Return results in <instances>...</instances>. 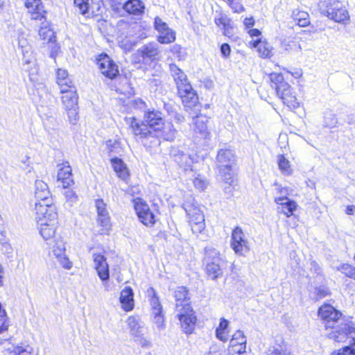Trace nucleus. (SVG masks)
Here are the masks:
<instances>
[{
	"label": "nucleus",
	"instance_id": "48",
	"mask_svg": "<svg viewBox=\"0 0 355 355\" xmlns=\"http://www.w3.org/2000/svg\"><path fill=\"white\" fill-rule=\"evenodd\" d=\"M275 89L276 90L277 94L280 98H282L283 96H285L291 92V86L285 81L282 82V83L279 85H276Z\"/></svg>",
	"mask_w": 355,
	"mask_h": 355
},
{
	"label": "nucleus",
	"instance_id": "62",
	"mask_svg": "<svg viewBox=\"0 0 355 355\" xmlns=\"http://www.w3.org/2000/svg\"><path fill=\"white\" fill-rule=\"evenodd\" d=\"M228 324H229V322L228 320L224 319V318H222L220 320V322L219 324V326L216 329V330H220V331H225L228 327Z\"/></svg>",
	"mask_w": 355,
	"mask_h": 355
},
{
	"label": "nucleus",
	"instance_id": "40",
	"mask_svg": "<svg viewBox=\"0 0 355 355\" xmlns=\"http://www.w3.org/2000/svg\"><path fill=\"white\" fill-rule=\"evenodd\" d=\"M157 40L161 44H170L175 40V33L171 28L159 33Z\"/></svg>",
	"mask_w": 355,
	"mask_h": 355
},
{
	"label": "nucleus",
	"instance_id": "42",
	"mask_svg": "<svg viewBox=\"0 0 355 355\" xmlns=\"http://www.w3.org/2000/svg\"><path fill=\"white\" fill-rule=\"evenodd\" d=\"M266 355H291L290 351L282 345L270 346Z\"/></svg>",
	"mask_w": 355,
	"mask_h": 355
},
{
	"label": "nucleus",
	"instance_id": "61",
	"mask_svg": "<svg viewBox=\"0 0 355 355\" xmlns=\"http://www.w3.org/2000/svg\"><path fill=\"white\" fill-rule=\"evenodd\" d=\"M216 337L223 342H225L228 340V336L225 331L216 330Z\"/></svg>",
	"mask_w": 355,
	"mask_h": 355
},
{
	"label": "nucleus",
	"instance_id": "50",
	"mask_svg": "<svg viewBox=\"0 0 355 355\" xmlns=\"http://www.w3.org/2000/svg\"><path fill=\"white\" fill-rule=\"evenodd\" d=\"M282 48L287 51H294L298 52L300 51L302 47L300 44H298L295 41H290L287 43L284 42L282 44Z\"/></svg>",
	"mask_w": 355,
	"mask_h": 355
},
{
	"label": "nucleus",
	"instance_id": "8",
	"mask_svg": "<svg viewBox=\"0 0 355 355\" xmlns=\"http://www.w3.org/2000/svg\"><path fill=\"white\" fill-rule=\"evenodd\" d=\"M175 311L182 331L187 334H192L195 329L196 317L191 305L186 304Z\"/></svg>",
	"mask_w": 355,
	"mask_h": 355
},
{
	"label": "nucleus",
	"instance_id": "64",
	"mask_svg": "<svg viewBox=\"0 0 355 355\" xmlns=\"http://www.w3.org/2000/svg\"><path fill=\"white\" fill-rule=\"evenodd\" d=\"M139 344L142 347L149 348L151 347V343L141 336L139 340Z\"/></svg>",
	"mask_w": 355,
	"mask_h": 355
},
{
	"label": "nucleus",
	"instance_id": "13",
	"mask_svg": "<svg viewBox=\"0 0 355 355\" xmlns=\"http://www.w3.org/2000/svg\"><path fill=\"white\" fill-rule=\"evenodd\" d=\"M231 246L234 251L240 255H244L250 250L248 241L239 227H236L232 232Z\"/></svg>",
	"mask_w": 355,
	"mask_h": 355
},
{
	"label": "nucleus",
	"instance_id": "53",
	"mask_svg": "<svg viewBox=\"0 0 355 355\" xmlns=\"http://www.w3.org/2000/svg\"><path fill=\"white\" fill-rule=\"evenodd\" d=\"M154 24L155 28L159 33L165 31H166V29L169 28L168 24L166 22L163 21V20L158 17L155 18Z\"/></svg>",
	"mask_w": 355,
	"mask_h": 355
},
{
	"label": "nucleus",
	"instance_id": "39",
	"mask_svg": "<svg viewBox=\"0 0 355 355\" xmlns=\"http://www.w3.org/2000/svg\"><path fill=\"white\" fill-rule=\"evenodd\" d=\"M175 158V161L181 166L184 168H187L191 166L192 163V160L190 157V155L184 153L182 151H178V153L173 154Z\"/></svg>",
	"mask_w": 355,
	"mask_h": 355
},
{
	"label": "nucleus",
	"instance_id": "59",
	"mask_svg": "<svg viewBox=\"0 0 355 355\" xmlns=\"http://www.w3.org/2000/svg\"><path fill=\"white\" fill-rule=\"evenodd\" d=\"M65 197L67 199V200L73 202L76 200L77 196L76 195L75 192L72 190H67L64 193Z\"/></svg>",
	"mask_w": 355,
	"mask_h": 355
},
{
	"label": "nucleus",
	"instance_id": "12",
	"mask_svg": "<svg viewBox=\"0 0 355 355\" xmlns=\"http://www.w3.org/2000/svg\"><path fill=\"white\" fill-rule=\"evenodd\" d=\"M135 209L139 220L146 226H153L155 223V216L148 205L141 199L135 200Z\"/></svg>",
	"mask_w": 355,
	"mask_h": 355
},
{
	"label": "nucleus",
	"instance_id": "2",
	"mask_svg": "<svg viewBox=\"0 0 355 355\" xmlns=\"http://www.w3.org/2000/svg\"><path fill=\"white\" fill-rule=\"evenodd\" d=\"M164 114L159 110H148L145 111L143 121L141 123L137 122L135 118L131 119L130 126L136 139L142 144V137H148L149 132H153L164 121Z\"/></svg>",
	"mask_w": 355,
	"mask_h": 355
},
{
	"label": "nucleus",
	"instance_id": "36",
	"mask_svg": "<svg viewBox=\"0 0 355 355\" xmlns=\"http://www.w3.org/2000/svg\"><path fill=\"white\" fill-rule=\"evenodd\" d=\"M297 204L293 200H286L285 203L277 207V211L279 213H282L287 217L291 216L293 214V212L297 209Z\"/></svg>",
	"mask_w": 355,
	"mask_h": 355
},
{
	"label": "nucleus",
	"instance_id": "52",
	"mask_svg": "<svg viewBox=\"0 0 355 355\" xmlns=\"http://www.w3.org/2000/svg\"><path fill=\"white\" fill-rule=\"evenodd\" d=\"M65 109L67 111V114L70 122L72 124H75L78 120V105H76L75 107H71Z\"/></svg>",
	"mask_w": 355,
	"mask_h": 355
},
{
	"label": "nucleus",
	"instance_id": "30",
	"mask_svg": "<svg viewBox=\"0 0 355 355\" xmlns=\"http://www.w3.org/2000/svg\"><path fill=\"white\" fill-rule=\"evenodd\" d=\"M128 324L130 334L135 337H141L144 335V324L135 317L130 316L128 319Z\"/></svg>",
	"mask_w": 355,
	"mask_h": 355
},
{
	"label": "nucleus",
	"instance_id": "10",
	"mask_svg": "<svg viewBox=\"0 0 355 355\" xmlns=\"http://www.w3.org/2000/svg\"><path fill=\"white\" fill-rule=\"evenodd\" d=\"M146 294L148 297H149L152 307L154 322L156 324L158 329H161L163 327L164 320L162 313V306L159 299L153 287H149L147 289Z\"/></svg>",
	"mask_w": 355,
	"mask_h": 355
},
{
	"label": "nucleus",
	"instance_id": "5",
	"mask_svg": "<svg viewBox=\"0 0 355 355\" xmlns=\"http://www.w3.org/2000/svg\"><path fill=\"white\" fill-rule=\"evenodd\" d=\"M331 329L333 330L328 335L329 338L336 342H355V328L351 321L343 319L336 325H332Z\"/></svg>",
	"mask_w": 355,
	"mask_h": 355
},
{
	"label": "nucleus",
	"instance_id": "25",
	"mask_svg": "<svg viewBox=\"0 0 355 355\" xmlns=\"http://www.w3.org/2000/svg\"><path fill=\"white\" fill-rule=\"evenodd\" d=\"M22 67L24 70L29 72L30 79H32L31 76L36 73L37 69L35 63V58L33 54L32 51H29V53H22Z\"/></svg>",
	"mask_w": 355,
	"mask_h": 355
},
{
	"label": "nucleus",
	"instance_id": "20",
	"mask_svg": "<svg viewBox=\"0 0 355 355\" xmlns=\"http://www.w3.org/2000/svg\"><path fill=\"white\" fill-rule=\"evenodd\" d=\"M57 167L58 168V180L62 183L64 188L69 187L73 183L71 166L68 162H64L58 164Z\"/></svg>",
	"mask_w": 355,
	"mask_h": 355
},
{
	"label": "nucleus",
	"instance_id": "49",
	"mask_svg": "<svg viewBox=\"0 0 355 355\" xmlns=\"http://www.w3.org/2000/svg\"><path fill=\"white\" fill-rule=\"evenodd\" d=\"M33 352V348L28 345L24 347L17 346L14 349V353L17 355H32Z\"/></svg>",
	"mask_w": 355,
	"mask_h": 355
},
{
	"label": "nucleus",
	"instance_id": "41",
	"mask_svg": "<svg viewBox=\"0 0 355 355\" xmlns=\"http://www.w3.org/2000/svg\"><path fill=\"white\" fill-rule=\"evenodd\" d=\"M277 162L279 168L283 174L289 175L292 173L290 162L283 155L277 156Z\"/></svg>",
	"mask_w": 355,
	"mask_h": 355
},
{
	"label": "nucleus",
	"instance_id": "46",
	"mask_svg": "<svg viewBox=\"0 0 355 355\" xmlns=\"http://www.w3.org/2000/svg\"><path fill=\"white\" fill-rule=\"evenodd\" d=\"M348 345L334 351L332 355H355V342L348 343Z\"/></svg>",
	"mask_w": 355,
	"mask_h": 355
},
{
	"label": "nucleus",
	"instance_id": "34",
	"mask_svg": "<svg viewBox=\"0 0 355 355\" xmlns=\"http://www.w3.org/2000/svg\"><path fill=\"white\" fill-rule=\"evenodd\" d=\"M40 38L44 42H49L54 37V33L50 28V25L46 20L42 22V25L39 29Z\"/></svg>",
	"mask_w": 355,
	"mask_h": 355
},
{
	"label": "nucleus",
	"instance_id": "56",
	"mask_svg": "<svg viewBox=\"0 0 355 355\" xmlns=\"http://www.w3.org/2000/svg\"><path fill=\"white\" fill-rule=\"evenodd\" d=\"M270 79L272 83V87H276V85H279L284 80V77L281 73H272L270 75Z\"/></svg>",
	"mask_w": 355,
	"mask_h": 355
},
{
	"label": "nucleus",
	"instance_id": "24",
	"mask_svg": "<svg viewBox=\"0 0 355 355\" xmlns=\"http://www.w3.org/2000/svg\"><path fill=\"white\" fill-rule=\"evenodd\" d=\"M134 293L130 286L125 287L121 292L120 302L123 310L130 311L134 308Z\"/></svg>",
	"mask_w": 355,
	"mask_h": 355
},
{
	"label": "nucleus",
	"instance_id": "32",
	"mask_svg": "<svg viewBox=\"0 0 355 355\" xmlns=\"http://www.w3.org/2000/svg\"><path fill=\"white\" fill-rule=\"evenodd\" d=\"M57 83L60 87V92H66V88H72L73 83L64 69H59L57 71Z\"/></svg>",
	"mask_w": 355,
	"mask_h": 355
},
{
	"label": "nucleus",
	"instance_id": "18",
	"mask_svg": "<svg viewBox=\"0 0 355 355\" xmlns=\"http://www.w3.org/2000/svg\"><path fill=\"white\" fill-rule=\"evenodd\" d=\"M236 155L231 149H220L216 156L218 168L236 166Z\"/></svg>",
	"mask_w": 355,
	"mask_h": 355
},
{
	"label": "nucleus",
	"instance_id": "63",
	"mask_svg": "<svg viewBox=\"0 0 355 355\" xmlns=\"http://www.w3.org/2000/svg\"><path fill=\"white\" fill-rule=\"evenodd\" d=\"M243 24L246 28H250L254 26V20L252 17H246L243 21Z\"/></svg>",
	"mask_w": 355,
	"mask_h": 355
},
{
	"label": "nucleus",
	"instance_id": "33",
	"mask_svg": "<svg viewBox=\"0 0 355 355\" xmlns=\"http://www.w3.org/2000/svg\"><path fill=\"white\" fill-rule=\"evenodd\" d=\"M40 225V232L41 236L45 240L51 239L55 234L56 222H44L37 223Z\"/></svg>",
	"mask_w": 355,
	"mask_h": 355
},
{
	"label": "nucleus",
	"instance_id": "26",
	"mask_svg": "<svg viewBox=\"0 0 355 355\" xmlns=\"http://www.w3.org/2000/svg\"><path fill=\"white\" fill-rule=\"evenodd\" d=\"M207 119L205 116H197L194 119L193 131L198 137L206 139L209 133L207 130Z\"/></svg>",
	"mask_w": 355,
	"mask_h": 355
},
{
	"label": "nucleus",
	"instance_id": "51",
	"mask_svg": "<svg viewBox=\"0 0 355 355\" xmlns=\"http://www.w3.org/2000/svg\"><path fill=\"white\" fill-rule=\"evenodd\" d=\"M8 323L6 311H0V334L8 330Z\"/></svg>",
	"mask_w": 355,
	"mask_h": 355
},
{
	"label": "nucleus",
	"instance_id": "11",
	"mask_svg": "<svg viewBox=\"0 0 355 355\" xmlns=\"http://www.w3.org/2000/svg\"><path fill=\"white\" fill-rule=\"evenodd\" d=\"M318 315L326 322V328H331L344 318L342 313L330 304H324L318 310Z\"/></svg>",
	"mask_w": 355,
	"mask_h": 355
},
{
	"label": "nucleus",
	"instance_id": "44",
	"mask_svg": "<svg viewBox=\"0 0 355 355\" xmlns=\"http://www.w3.org/2000/svg\"><path fill=\"white\" fill-rule=\"evenodd\" d=\"M281 98L283 100L284 103L290 108L295 109L299 107V102L297 101L295 96L293 95L291 92L283 96Z\"/></svg>",
	"mask_w": 355,
	"mask_h": 355
},
{
	"label": "nucleus",
	"instance_id": "58",
	"mask_svg": "<svg viewBox=\"0 0 355 355\" xmlns=\"http://www.w3.org/2000/svg\"><path fill=\"white\" fill-rule=\"evenodd\" d=\"M225 183L227 184L228 185H227L224 188V192L225 193V194H227V198H231L233 196V192L234 190V187L233 185L234 182H225Z\"/></svg>",
	"mask_w": 355,
	"mask_h": 355
},
{
	"label": "nucleus",
	"instance_id": "47",
	"mask_svg": "<svg viewBox=\"0 0 355 355\" xmlns=\"http://www.w3.org/2000/svg\"><path fill=\"white\" fill-rule=\"evenodd\" d=\"M337 270L345 274L347 277L355 279V267L348 264L343 263L337 268Z\"/></svg>",
	"mask_w": 355,
	"mask_h": 355
},
{
	"label": "nucleus",
	"instance_id": "37",
	"mask_svg": "<svg viewBox=\"0 0 355 355\" xmlns=\"http://www.w3.org/2000/svg\"><path fill=\"white\" fill-rule=\"evenodd\" d=\"M254 46L257 48L259 55L262 58H269L272 55L270 44L260 40L254 42Z\"/></svg>",
	"mask_w": 355,
	"mask_h": 355
},
{
	"label": "nucleus",
	"instance_id": "55",
	"mask_svg": "<svg viewBox=\"0 0 355 355\" xmlns=\"http://www.w3.org/2000/svg\"><path fill=\"white\" fill-rule=\"evenodd\" d=\"M18 45H19V47L21 50V53H23V52L29 53V51L31 50V47L29 45L27 40L22 36L19 37Z\"/></svg>",
	"mask_w": 355,
	"mask_h": 355
},
{
	"label": "nucleus",
	"instance_id": "54",
	"mask_svg": "<svg viewBox=\"0 0 355 355\" xmlns=\"http://www.w3.org/2000/svg\"><path fill=\"white\" fill-rule=\"evenodd\" d=\"M194 187L200 191H203L207 186V182L205 179L200 177H196L193 180Z\"/></svg>",
	"mask_w": 355,
	"mask_h": 355
},
{
	"label": "nucleus",
	"instance_id": "60",
	"mask_svg": "<svg viewBox=\"0 0 355 355\" xmlns=\"http://www.w3.org/2000/svg\"><path fill=\"white\" fill-rule=\"evenodd\" d=\"M220 51L224 57H228L231 52L230 45L226 43L223 44L220 46Z\"/></svg>",
	"mask_w": 355,
	"mask_h": 355
},
{
	"label": "nucleus",
	"instance_id": "23",
	"mask_svg": "<svg viewBox=\"0 0 355 355\" xmlns=\"http://www.w3.org/2000/svg\"><path fill=\"white\" fill-rule=\"evenodd\" d=\"M35 186V196L38 202H46L48 200H52L51 192L46 182L41 180H37Z\"/></svg>",
	"mask_w": 355,
	"mask_h": 355
},
{
	"label": "nucleus",
	"instance_id": "9",
	"mask_svg": "<svg viewBox=\"0 0 355 355\" xmlns=\"http://www.w3.org/2000/svg\"><path fill=\"white\" fill-rule=\"evenodd\" d=\"M35 219L37 223L44 222H56L58 214L55 206L52 203V200H48L46 202H35Z\"/></svg>",
	"mask_w": 355,
	"mask_h": 355
},
{
	"label": "nucleus",
	"instance_id": "21",
	"mask_svg": "<svg viewBox=\"0 0 355 355\" xmlns=\"http://www.w3.org/2000/svg\"><path fill=\"white\" fill-rule=\"evenodd\" d=\"M246 338L242 331H236L232 336L230 342V346L234 353L242 354L245 352L246 347Z\"/></svg>",
	"mask_w": 355,
	"mask_h": 355
},
{
	"label": "nucleus",
	"instance_id": "43",
	"mask_svg": "<svg viewBox=\"0 0 355 355\" xmlns=\"http://www.w3.org/2000/svg\"><path fill=\"white\" fill-rule=\"evenodd\" d=\"M75 6L78 8L80 13L85 15L89 12L92 0H73Z\"/></svg>",
	"mask_w": 355,
	"mask_h": 355
},
{
	"label": "nucleus",
	"instance_id": "19",
	"mask_svg": "<svg viewBox=\"0 0 355 355\" xmlns=\"http://www.w3.org/2000/svg\"><path fill=\"white\" fill-rule=\"evenodd\" d=\"M25 6L32 19L42 20L45 18L46 11L41 0H26Z\"/></svg>",
	"mask_w": 355,
	"mask_h": 355
},
{
	"label": "nucleus",
	"instance_id": "35",
	"mask_svg": "<svg viewBox=\"0 0 355 355\" xmlns=\"http://www.w3.org/2000/svg\"><path fill=\"white\" fill-rule=\"evenodd\" d=\"M292 17L301 27H305L309 24V15L306 12L300 10L293 11Z\"/></svg>",
	"mask_w": 355,
	"mask_h": 355
},
{
	"label": "nucleus",
	"instance_id": "38",
	"mask_svg": "<svg viewBox=\"0 0 355 355\" xmlns=\"http://www.w3.org/2000/svg\"><path fill=\"white\" fill-rule=\"evenodd\" d=\"M220 168L218 169L219 175L225 182H234V176L236 171V166L230 167Z\"/></svg>",
	"mask_w": 355,
	"mask_h": 355
},
{
	"label": "nucleus",
	"instance_id": "4",
	"mask_svg": "<svg viewBox=\"0 0 355 355\" xmlns=\"http://www.w3.org/2000/svg\"><path fill=\"white\" fill-rule=\"evenodd\" d=\"M182 206L189 218V221L193 233L196 234L201 233L205 228V216L194 199H189L183 203Z\"/></svg>",
	"mask_w": 355,
	"mask_h": 355
},
{
	"label": "nucleus",
	"instance_id": "16",
	"mask_svg": "<svg viewBox=\"0 0 355 355\" xmlns=\"http://www.w3.org/2000/svg\"><path fill=\"white\" fill-rule=\"evenodd\" d=\"M65 243L62 239L58 238L54 241L52 246V252L60 265L65 269H71L72 263L65 254Z\"/></svg>",
	"mask_w": 355,
	"mask_h": 355
},
{
	"label": "nucleus",
	"instance_id": "3",
	"mask_svg": "<svg viewBox=\"0 0 355 355\" xmlns=\"http://www.w3.org/2000/svg\"><path fill=\"white\" fill-rule=\"evenodd\" d=\"M148 136H143L142 144L150 151L159 147L161 144V139L162 138L166 141H173L176 135V130L174 128L173 125L171 122H162L158 128H156L153 132H147Z\"/></svg>",
	"mask_w": 355,
	"mask_h": 355
},
{
	"label": "nucleus",
	"instance_id": "1",
	"mask_svg": "<svg viewBox=\"0 0 355 355\" xmlns=\"http://www.w3.org/2000/svg\"><path fill=\"white\" fill-rule=\"evenodd\" d=\"M169 71L184 106L188 108L194 107L196 111H200L198 97L192 88L185 73L175 64H169Z\"/></svg>",
	"mask_w": 355,
	"mask_h": 355
},
{
	"label": "nucleus",
	"instance_id": "29",
	"mask_svg": "<svg viewBox=\"0 0 355 355\" xmlns=\"http://www.w3.org/2000/svg\"><path fill=\"white\" fill-rule=\"evenodd\" d=\"M63 94L62 101L65 108L78 105V96L76 91L71 88H66V92H61Z\"/></svg>",
	"mask_w": 355,
	"mask_h": 355
},
{
	"label": "nucleus",
	"instance_id": "57",
	"mask_svg": "<svg viewBox=\"0 0 355 355\" xmlns=\"http://www.w3.org/2000/svg\"><path fill=\"white\" fill-rule=\"evenodd\" d=\"M229 19L226 15L220 14L218 17L214 19L215 24L218 26H227L229 25Z\"/></svg>",
	"mask_w": 355,
	"mask_h": 355
},
{
	"label": "nucleus",
	"instance_id": "6",
	"mask_svg": "<svg viewBox=\"0 0 355 355\" xmlns=\"http://www.w3.org/2000/svg\"><path fill=\"white\" fill-rule=\"evenodd\" d=\"M204 263L207 275L212 279H216L222 275L223 271L221 264L223 260L220 257L219 252L213 248H206L205 249Z\"/></svg>",
	"mask_w": 355,
	"mask_h": 355
},
{
	"label": "nucleus",
	"instance_id": "22",
	"mask_svg": "<svg viewBox=\"0 0 355 355\" xmlns=\"http://www.w3.org/2000/svg\"><path fill=\"white\" fill-rule=\"evenodd\" d=\"M144 62L153 61L157 59L159 51L158 45L155 43H148L138 50Z\"/></svg>",
	"mask_w": 355,
	"mask_h": 355
},
{
	"label": "nucleus",
	"instance_id": "31",
	"mask_svg": "<svg viewBox=\"0 0 355 355\" xmlns=\"http://www.w3.org/2000/svg\"><path fill=\"white\" fill-rule=\"evenodd\" d=\"M111 162L112 167L119 178L125 180L129 176V173L122 159L114 157L111 159Z\"/></svg>",
	"mask_w": 355,
	"mask_h": 355
},
{
	"label": "nucleus",
	"instance_id": "15",
	"mask_svg": "<svg viewBox=\"0 0 355 355\" xmlns=\"http://www.w3.org/2000/svg\"><path fill=\"white\" fill-rule=\"evenodd\" d=\"M98 223L103 227L101 230V234L107 233L111 227L110 217L107 205L102 199H97L95 202Z\"/></svg>",
	"mask_w": 355,
	"mask_h": 355
},
{
	"label": "nucleus",
	"instance_id": "17",
	"mask_svg": "<svg viewBox=\"0 0 355 355\" xmlns=\"http://www.w3.org/2000/svg\"><path fill=\"white\" fill-rule=\"evenodd\" d=\"M93 261L100 279L103 281L108 280L110 278L109 266L104 255L101 253H94Z\"/></svg>",
	"mask_w": 355,
	"mask_h": 355
},
{
	"label": "nucleus",
	"instance_id": "45",
	"mask_svg": "<svg viewBox=\"0 0 355 355\" xmlns=\"http://www.w3.org/2000/svg\"><path fill=\"white\" fill-rule=\"evenodd\" d=\"M311 297L314 300H318L322 297H324L329 294V290L327 288L324 286L315 287L313 290L311 291Z\"/></svg>",
	"mask_w": 355,
	"mask_h": 355
},
{
	"label": "nucleus",
	"instance_id": "14",
	"mask_svg": "<svg viewBox=\"0 0 355 355\" xmlns=\"http://www.w3.org/2000/svg\"><path fill=\"white\" fill-rule=\"evenodd\" d=\"M96 64L101 72L110 79L114 78L119 74L118 66L107 54L98 55Z\"/></svg>",
	"mask_w": 355,
	"mask_h": 355
},
{
	"label": "nucleus",
	"instance_id": "7",
	"mask_svg": "<svg viewBox=\"0 0 355 355\" xmlns=\"http://www.w3.org/2000/svg\"><path fill=\"white\" fill-rule=\"evenodd\" d=\"M321 13L336 22L342 23L349 19L347 10L338 1H329L323 8L320 7Z\"/></svg>",
	"mask_w": 355,
	"mask_h": 355
},
{
	"label": "nucleus",
	"instance_id": "27",
	"mask_svg": "<svg viewBox=\"0 0 355 355\" xmlns=\"http://www.w3.org/2000/svg\"><path fill=\"white\" fill-rule=\"evenodd\" d=\"M123 8L128 13L141 15L145 9L144 3L140 0H128L124 3Z\"/></svg>",
	"mask_w": 355,
	"mask_h": 355
},
{
	"label": "nucleus",
	"instance_id": "28",
	"mask_svg": "<svg viewBox=\"0 0 355 355\" xmlns=\"http://www.w3.org/2000/svg\"><path fill=\"white\" fill-rule=\"evenodd\" d=\"M188 291L184 286L178 287L174 292V297L176 300V309L185 306L189 304V298L187 297Z\"/></svg>",
	"mask_w": 355,
	"mask_h": 355
}]
</instances>
